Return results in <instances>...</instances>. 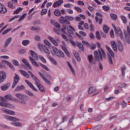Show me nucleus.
Wrapping results in <instances>:
<instances>
[{"label":"nucleus","instance_id":"nucleus-1","mask_svg":"<svg viewBox=\"0 0 130 130\" xmlns=\"http://www.w3.org/2000/svg\"><path fill=\"white\" fill-rule=\"evenodd\" d=\"M94 56L95 60H102V59H105L106 58V54L104 50L101 48L98 51L96 50L94 52Z\"/></svg>","mask_w":130,"mask_h":130},{"label":"nucleus","instance_id":"nucleus-2","mask_svg":"<svg viewBox=\"0 0 130 130\" xmlns=\"http://www.w3.org/2000/svg\"><path fill=\"white\" fill-rule=\"evenodd\" d=\"M4 117L5 119H6L7 120H9V121H13V122L11 123L12 125L18 127L22 126V123L17 122L20 121V119L15 117L9 116L8 115H4Z\"/></svg>","mask_w":130,"mask_h":130},{"label":"nucleus","instance_id":"nucleus-3","mask_svg":"<svg viewBox=\"0 0 130 130\" xmlns=\"http://www.w3.org/2000/svg\"><path fill=\"white\" fill-rule=\"evenodd\" d=\"M15 96L16 97V98L20 100V103H21V104L26 105V104L28 103V100L29 98H28V96L27 95L23 93H15Z\"/></svg>","mask_w":130,"mask_h":130},{"label":"nucleus","instance_id":"nucleus-4","mask_svg":"<svg viewBox=\"0 0 130 130\" xmlns=\"http://www.w3.org/2000/svg\"><path fill=\"white\" fill-rule=\"evenodd\" d=\"M105 47L106 48H107V50L108 51V57L109 58V63L112 64V63H113V57H114V54L113 53V51L111 50L110 47H109V46H108V45H106Z\"/></svg>","mask_w":130,"mask_h":130},{"label":"nucleus","instance_id":"nucleus-5","mask_svg":"<svg viewBox=\"0 0 130 130\" xmlns=\"http://www.w3.org/2000/svg\"><path fill=\"white\" fill-rule=\"evenodd\" d=\"M70 29L71 30H75V28H74L72 25H69V26H68V25L66 24H63L62 28H61V31L62 33H64V34L68 35V34L71 32V30H70Z\"/></svg>","mask_w":130,"mask_h":130},{"label":"nucleus","instance_id":"nucleus-6","mask_svg":"<svg viewBox=\"0 0 130 130\" xmlns=\"http://www.w3.org/2000/svg\"><path fill=\"white\" fill-rule=\"evenodd\" d=\"M0 100L2 102H0V106H2V107H6V108H11V107H12V104L8 103H5L7 101V100L4 98L0 97Z\"/></svg>","mask_w":130,"mask_h":130},{"label":"nucleus","instance_id":"nucleus-7","mask_svg":"<svg viewBox=\"0 0 130 130\" xmlns=\"http://www.w3.org/2000/svg\"><path fill=\"white\" fill-rule=\"evenodd\" d=\"M112 26L113 28H114L115 32L117 35V36H119V37H120L121 39L123 38V34H122V31H121V29H120V28H116L114 25L112 24Z\"/></svg>","mask_w":130,"mask_h":130},{"label":"nucleus","instance_id":"nucleus-8","mask_svg":"<svg viewBox=\"0 0 130 130\" xmlns=\"http://www.w3.org/2000/svg\"><path fill=\"white\" fill-rule=\"evenodd\" d=\"M124 34L126 39V42L128 44H130L129 38H130V28L129 26H127V31L124 30Z\"/></svg>","mask_w":130,"mask_h":130},{"label":"nucleus","instance_id":"nucleus-9","mask_svg":"<svg viewBox=\"0 0 130 130\" xmlns=\"http://www.w3.org/2000/svg\"><path fill=\"white\" fill-rule=\"evenodd\" d=\"M19 81H20V77L17 74H15V76H14L13 83L12 86V89H14V88L17 86L18 83H19Z\"/></svg>","mask_w":130,"mask_h":130},{"label":"nucleus","instance_id":"nucleus-10","mask_svg":"<svg viewBox=\"0 0 130 130\" xmlns=\"http://www.w3.org/2000/svg\"><path fill=\"white\" fill-rule=\"evenodd\" d=\"M1 110L2 111V112L6 113V114H9V115H15V112L11 110H8L5 108H1Z\"/></svg>","mask_w":130,"mask_h":130},{"label":"nucleus","instance_id":"nucleus-11","mask_svg":"<svg viewBox=\"0 0 130 130\" xmlns=\"http://www.w3.org/2000/svg\"><path fill=\"white\" fill-rule=\"evenodd\" d=\"M7 79V73L5 71H0V84L4 83V81Z\"/></svg>","mask_w":130,"mask_h":130},{"label":"nucleus","instance_id":"nucleus-12","mask_svg":"<svg viewBox=\"0 0 130 130\" xmlns=\"http://www.w3.org/2000/svg\"><path fill=\"white\" fill-rule=\"evenodd\" d=\"M28 73H29L30 76L32 78V80H34V81H35V84L36 85V86H38V85H39L40 84V81H39V80H38V79H37V77H36V76L34 75L33 73H32V72L31 71H29Z\"/></svg>","mask_w":130,"mask_h":130},{"label":"nucleus","instance_id":"nucleus-13","mask_svg":"<svg viewBox=\"0 0 130 130\" xmlns=\"http://www.w3.org/2000/svg\"><path fill=\"white\" fill-rule=\"evenodd\" d=\"M18 3V0H11V2L8 3V6L11 9H16V5L15 4Z\"/></svg>","mask_w":130,"mask_h":130},{"label":"nucleus","instance_id":"nucleus-14","mask_svg":"<svg viewBox=\"0 0 130 130\" xmlns=\"http://www.w3.org/2000/svg\"><path fill=\"white\" fill-rule=\"evenodd\" d=\"M47 38L53 45H54V46H58V43H57L56 40H55V39H54L52 37L48 36Z\"/></svg>","mask_w":130,"mask_h":130},{"label":"nucleus","instance_id":"nucleus-15","mask_svg":"<svg viewBox=\"0 0 130 130\" xmlns=\"http://www.w3.org/2000/svg\"><path fill=\"white\" fill-rule=\"evenodd\" d=\"M5 98L6 99H8V100H10L11 101H14V102H19V100L18 99L13 98L12 94H7L5 95Z\"/></svg>","mask_w":130,"mask_h":130},{"label":"nucleus","instance_id":"nucleus-16","mask_svg":"<svg viewBox=\"0 0 130 130\" xmlns=\"http://www.w3.org/2000/svg\"><path fill=\"white\" fill-rule=\"evenodd\" d=\"M12 41H13V38L12 37L8 38L5 42V44L4 46V48H7V47H8L9 45H10V44L11 43V42H12Z\"/></svg>","mask_w":130,"mask_h":130},{"label":"nucleus","instance_id":"nucleus-17","mask_svg":"<svg viewBox=\"0 0 130 130\" xmlns=\"http://www.w3.org/2000/svg\"><path fill=\"white\" fill-rule=\"evenodd\" d=\"M22 61L24 63V64H25L26 67H27V68L29 69V70H33L32 66H31V64L29 63V62L26 59H24V58L22 59Z\"/></svg>","mask_w":130,"mask_h":130},{"label":"nucleus","instance_id":"nucleus-18","mask_svg":"<svg viewBox=\"0 0 130 130\" xmlns=\"http://www.w3.org/2000/svg\"><path fill=\"white\" fill-rule=\"evenodd\" d=\"M7 12H8L7 8L0 3V14H6Z\"/></svg>","mask_w":130,"mask_h":130},{"label":"nucleus","instance_id":"nucleus-19","mask_svg":"<svg viewBox=\"0 0 130 130\" xmlns=\"http://www.w3.org/2000/svg\"><path fill=\"white\" fill-rule=\"evenodd\" d=\"M2 63H5V64H7L9 67H10L11 68V70H12V71H15V70H16V69H15V67H14V66H13V64H12V63L6 60H2Z\"/></svg>","mask_w":130,"mask_h":130},{"label":"nucleus","instance_id":"nucleus-20","mask_svg":"<svg viewBox=\"0 0 130 130\" xmlns=\"http://www.w3.org/2000/svg\"><path fill=\"white\" fill-rule=\"evenodd\" d=\"M25 83L27 84V85H28V86L29 87V88H30V89H31V90H33V91H35L36 92H37L38 90L36 89V88H35V87H34V86L33 85V84H32V83L30 82H29V81L28 80H25Z\"/></svg>","mask_w":130,"mask_h":130},{"label":"nucleus","instance_id":"nucleus-21","mask_svg":"<svg viewBox=\"0 0 130 130\" xmlns=\"http://www.w3.org/2000/svg\"><path fill=\"white\" fill-rule=\"evenodd\" d=\"M29 59L30 62L31 63V64H32V66H34L35 67H36L37 68H38L39 67V64H38V63H37V62L36 61H35V60L34 59H33V58L32 57L29 56Z\"/></svg>","mask_w":130,"mask_h":130},{"label":"nucleus","instance_id":"nucleus-22","mask_svg":"<svg viewBox=\"0 0 130 130\" xmlns=\"http://www.w3.org/2000/svg\"><path fill=\"white\" fill-rule=\"evenodd\" d=\"M110 44L114 51H117V46H116V42H115V41H111Z\"/></svg>","mask_w":130,"mask_h":130},{"label":"nucleus","instance_id":"nucleus-23","mask_svg":"<svg viewBox=\"0 0 130 130\" xmlns=\"http://www.w3.org/2000/svg\"><path fill=\"white\" fill-rule=\"evenodd\" d=\"M29 53H30V55L32 56L33 59H35V60H37L38 59V57L37 56V54L35 52H34L32 50H30Z\"/></svg>","mask_w":130,"mask_h":130},{"label":"nucleus","instance_id":"nucleus-24","mask_svg":"<svg viewBox=\"0 0 130 130\" xmlns=\"http://www.w3.org/2000/svg\"><path fill=\"white\" fill-rule=\"evenodd\" d=\"M63 1L62 0H59L57 2H56L53 5V8H58L59 6H61L62 4H63Z\"/></svg>","mask_w":130,"mask_h":130},{"label":"nucleus","instance_id":"nucleus-25","mask_svg":"<svg viewBox=\"0 0 130 130\" xmlns=\"http://www.w3.org/2000/svg\"><path fill=\"white\" fill-rule=\"evenodd\" d=\"M87 58L89 63H90L91 64H95V61H94V60H93V55H88Z\"/></svg>","mask_w":130,"mask_h":130},{"label":"nucleus","instance_id":"nucleus-26","mask_svg":"<svg viewBox=\"0 0 130 130\" xmlns=\"http://www.w3.org/2000/svg\"><path fill=\"white\" fill-rule=\"evenodd\" d=\"M11 84L10 83H7L4 85L1 86V89L2 91H7L10 88Z\"/></svg>","mask_w":130,"mask_h":130},{"label":"nucleus","instance_id":"nucleus-27","mask_svg":"<svg viewBox=\"0 0 130 130\" xmlns=\"http://www.w3.org/2000/svg\"><path fill=\"white\" fill-rule=\"evenodd\" d=\"M20 72L21 74L24 77V78H26V79H29L30 78V76H29V74L26 72V71L23 70H20Z\"/></svg>","mask_w":130,"mask_h":130},{"label":"nucleus","instance_id":"nucleus-28","mask_svg":"<svg viewBox=\"0 0 130 130\" xmlns=\"http://www.w3.org/2000/svg\"><path fill=\"white\" fill-rule=\"evenodd\" d=\"M73 54H74L75 57L76 58L77 61H79V62H80V61H81V58H80V56H79V53H78V52L74 51L73 52Z\"/></svg>","mask_w":130,"mask_h":130},{"label":"nucleus","instance_id":"nucleus-29","mask_svg":"<svg viewBox=\"0 0 130 130\" xmlns=\"http://www.w3.org/2000/svg\"><path fill=\"white\" fill-rule=\"evenodd\" d=\"M38 46L39 49H40V51H43V49L45 48L46 46L43 45V44L38 43Z\"/></svg>","mask_w":130,"mask_h":130},{"label":"nucleus","instance_id":"nucleus-30","mask_svg":"<svg viewBox=\"0 0 130 130\" xmlns=\"http://www.w3.org/2000/svg\"><path fill=\"white\" fill-rule=\"evenodd\" d=\"M56 55L57 57H59V58H60V57H64V54L61 50H59L58 52L56 54Z\"/></svg>","mask_w":130,"mask_h":130},{"label":"nucleus","instance_id":"nucleus-31","mask_svg":"<svg viewBox=\"0 0 130 130\" xmlns=\"http://www.w3.org/2000/svg\"><path fill=\"white\" fill-rule=\"evenodd\" d=\"M62 50H63L64 52H65L66 54H67V56H70V52L68 51L67 48L62 45L60 46Z\"/></svg>","mask_w":130,"mask_h":130},{"label":"nucleus","instance_id":"nucleus-32","mask_svg":"<svg viewBox=\"0 0 130 130\" xmlns=\"http://www.w3.org/2000/svg\"><path fill=\"white\" fill-rule=\"evenodd\" d=\"M41 78H42V79H43V80H44V81L47 83V84H50L49 81H48V80H47L45 77H44V75H43V74H42L41 73H39Z\"/></svg>","mask_w":130,"mask_h":130},{"label":"nucleus","instance_id":"nucleus-33","mask_svg":"<svg viewBox=\"0 0 130 130\" xmlns=\"http://www.w3.org/2000/svg\"><path fill=\"white\" fill-rule=\"evenodd\" d=\"M77 46L78 47L81 49V50H84V46L83 44H82V43L79 42H76Z\"/></svg>","mask_w":130,"mask_h":130},{"label":"nucleus","instance_id":"nucleus-34","mask_svg":"<svg viewBox=\"0 0 130 130\" xmlns=\"http://www.w3.org/2000/svg\"><path fill=\"white\" fill-rule=\"evenodd\" d=\"M68 66L69 67V68L70 69V70L71 71L72 74H73V75H76V72H75V70L74 69V68H73V67L72 66V65H71V63L69 62H67Z\"/></svg>","mask_w":130,"mask_h":130},{"label":"nucleus","instance_id":"nucleus-35","mask_svg":"<svg viewBox=\"0 0 130 130\" xmlns=\"http://www.w3.org/2000/svg\"><path fill=\"white\" fill-rule=\"evenodd\" d=\"M96 92V88L93 86H91L89 89V93L92 94L93 93H95Z\"/></svg>","mask_w":130,"mask_h":130},{"label":"nucleus","instance_id":"nucleus-36","mask_svg":"<svg viewBox=\"0 0 130 130\" xmlns=\"http://www.w3.org/2000/svg\"><path fill=\"white\" fill-rule=\"evenodd\" d=\"M30 29L31 30V31H40V30H41V28H40V27H34V26H31L30 27Z\"/></svg>","mask_w":130,"mask_h":130},{"label":"nucleus","instance_id":"nucleus-37","mask_svg":"<svg viewBox=\"0 0 130 130\" xmlns=\"http://www.w3.org/2000/svg\"><path fill=\"white\" fill-rule=\"evenodd\" d=\"M52 50L53 51L54 53L56 55V54L58 53L60 50L57 49V48H56V47L52 46Z\"/></svg>","mask_w":130,"mask_h":130},{"label":"nucleus","instance_id":"nucleus-38","mask_svg":"<svg viewBox=\"0 0 130 130\" xmlns=\"http://www.w3.org/2000/svg\"><path fill=\"white\" fill-rule=\"evenodd\" d=\"M24 89V86L21 85V86H17L16 88L15 89V91L16 92H18V91H21V90H23Z\"/></svg>","mask_w":130,"mask_h":130},{"label":"nucleus","instance_id":"nucleus-39","mask_svg":"<svg viewBox=\"0 0 130 130\" xmlns=\"http://www.w3.org/2000/svg\"><path fill=\"white\" fill-rule=\"evenodd\" d=\"M44 43L45 44V45H47V46H48V47H51V43L47 40H44Z\"/></svg>","mask_w":130,"mask_h":130},{"label":"nucleus","instance_id":"nucleus-40","mask_svg":"<svg viewBox=\"0 0 130 130\" xmlns=\"http://www.w3.org/2000/svg\"><path fill=\"white\" fill-rule=\"evenodd\" d=\"M37 87H38V89L40 90L41 92H43L44 93L45 92V90L44 89V87L41 85V84H39Z\"/></svg>","mask_w":130,"mask_h":130},{"label":"nucleus","instance_id":"nucleus-41","mask_svg":"<svg viewBox=\"0 0 130 130\" xmlns=\"http://www.w3.org/2000/svg\"><path fill=\"white\" fill-rule=\"evenodd\" d=\"M43 51H44L45 53H46V54H50V51H49V49L46 46L45 47V48L43 50Z\"/></svg>","mask_w":130,"mask_h":130},{"label":"nucleus","instance_id":"nucleus-42","mask_svg":"<svg viewBox=\"0 0 130 130\" xmlns=\"http://www.w3.org/2000/svg\"><path fill=\"white\" fill-rule=\"evenodd\" d=\"M26 16H27L26 13L23 14L20 17L19 19L18 20V22H21L22 20H24L25 18H26Z\"/></svg>","mask_w":130,"mask_h":130},{"label":"nucleus","instance_id":"nucleus-43","mask_svg":"<svg viewBox=\"0 0 130 130\" xmlns=\"http://www.w3.org/2000/svg\"><path fill=\"white\" fill-rule=\"evenodd\" d=\"M30 43V41L28 40H25L22 41V44L24 45V46H27Z\"/></svg>","mask_w":130,"mask_h":130},{"label":"nucleus","instance_id":"nucleus-44","mask_svg":"<svg viewBox=\"0 0 130 130\" xmlns=\"http://www.w3.org/2000/svg\"><path fill=\"white\" fill-rule=\"evenodd\" d=\"M103 31L106 34L108 33V31H109V28L108 27V26H107L106 25H104V26H103Z\"/></svg>","mask_w":130,"mask_h":130},{"label":"nucleus","instance_id":"nucleus-45","mask_svg":"<svg viewBox=\"0 0 130 130\" xmlns=\"http://www.w3.org/2000/svg\"><path fill=\"white\" fill-rule=\"evenodd\" d=\"M67 21L66 17H61L59 22L60 24H63Z\"/></svg>","mask_w":130,"mask_h":130},{"label":"nucleus","instance_id":"nucleus-46","mask_svg":"<svg viewBox=\"0 0 130 130\" xmlns=\"http://www.w3.org/2000/svg\"><path fill=\"white\" fill-rule=\"evenodd\" d=\"M25 93L27 95L30 96V97H33V96H34V94H33V92H31L29 90H26Z\"/></svg>","mask_w":130,"mask_h":130},{"label":"nucleus","instance_id":"nucleus-47","mask_svg":"<svg viewBox=\"0 0 130 130\" xmlns=\"http://www.w3.org/2000/svg\"><path fill=\"white\" fill-rule=\"evenodd\" d=\"M118 49L121 52L123 51V46L122 45V44H119V45H118Z\"/></svg>","mask_w":130,"mask_h":130},{"label":"nucleus","instance_id":"nucleus-48","mask_svg":"<svg viewBox=\"0 0 130 130\" xmlns=\"http://www.w3.org/2000/svg\"><path fill=\"white\" fill-rule=\"evenodd\" d=\"M47 9H43L41 12V16H43V15H46V14H47Z\"/></svg>","mask_w":130,"mask_h":130},{"label":"nucleus","instance_id":"nucleus-49","mask_svg":"<svg viewBox=\"0 0 130 130\" xmlns=\"http://www.w3.org/2000/svg\"><path fill=\"white\" fill-rule=\"evenodd\" d=\"M23 8L19 7L17 10L14 11V14H19V13L22 12Z\"/></svg>","mask_w":130,"mask_h":130},{"label":"nucleus","instance_id":"nucleus-50","mask_svg":"<svg viewBox=\"0 0 130 130\" xmlns=\"http://www.w3.org/2000/svg\"><path fill=\"white\" fill-rule=\"evenodd\" d=\"M95 20L96 23H98V22H99L100 25H101L102 24V18H100L99 20L98 17H95Z\"/></svg>","mask_w":130,"mask_h":130},{"label":"nucleus","instance_id":"nucleus-51","mask_svg":"<svg viewBox=\"0 0 130 130\" xmlns=\"http://www.w3.org/2000/svg\"><path fill=\"white\" fill-rule=\"evenodd\" d=\"M49 60H50V61H51V62H52V63H53V64H54L55 66H57V62H56L55 61V59H53V58L50 57Z\"/></svg>","mask_w":130,"mask_h":130},{"label":"nucleus","instance_id":"nucleus-52","mask_svg":"<svg viewBox=\"0 0 130 130\" xmlns=\"http://www.w3.org/2000/svg\"><path fill=\"white\" fill-rule=\"evenodd\" d=\"M12 62L14 66H16V67H20V64L18 61L16 60H13Z\"/></svg>","mask_w":130,"mask_h":130},{"label":"nucleus","instance_id":"nucleus-53","mask_svg":"<svg viewBox=\"0 0 130 130\" xmlns=\"http://www.w3.org/2000/svg\"><path fill=\"white\" fill-rule=\"evenodd\" d=\"M65 19H66V20L68 21H73L74 20V18L73 17L69 16H65Z\"/></svg>","mask_w":130,"mask_h":130},{"label":"nucleus","instance_id":"nucleus-54","mask_svg":"<svg viewBox=\"0 0 130 130\" xmlns=\"http://www.w3.org/2000/svg\"><path fill=\"white\" fill-rule=\"evenodd\" d=\"M35 39L36 41L40 42L41 41V37L40 36H36L35 37Z\"/></svg>","mask_w":130,"mask_h":130},{"label":"nucleus","instance_id":"nucleus-55","mask_svg":"<svg viewBox=\"0 0 130 130\" xmlns=\"http://www.w3.org/2000/svg\"><path fill=\"white\" fill-rule=\"evenodd\" d=\"M54 15H56L57 17H59V16H60V12H59V10H55L54 11Z\"/></svg>","mask_w":130,"mask_h":130},{"label":"nucleus","instance_id":"nucleus-56","mask_svg":"<svg viewBox=\"0 0 130 130\" xmlns=\"http://www.w3.org/2000/svg\"><path fill=\"white\" fill-rule=\"evenodd\" d=\"M111 16V18H112L113 19V20H116V19H117V15H115L114 14H110Z\"/></svg>","mask_w":130,"mask_h":130},{"label":"nucleus","instance_id":"nucleus-57","mask_svg":"<svg viewBox=\"0 0 130 130\" xmlns=\"http://www.w3.org/2000/svg\"><path fill=\"white\" fill-rule=\"evenodd\" d=\"M11 30H12V28H9L8 29H6L3 31V32L2 33V35H6V34L9 33V32H10V31H11Z\"/></svg>","mask_w":130,"mask_h":130},{"label":"nucleus","instance_id":"nucleus-58","mask_svg":"<svg viewBox=\"0 0 130 130\" xmlns=\"http://www.w3.org/2000/svg\"><path fill=\"white\" fill-rule=\"evenodd\" d=\"M74 9H75V10H76V11H77L78 13H82V12H83V10H82V9H81L79 7H75Z\"/></svg>","mask_w":130,"mask_h":130},{"label":"nucleus","instance_id":"nucleus-59","mask_svg":"<svg viewBox=\"0 0 130 130\" xmlns=\"http://www.w3.org/2000/svg\"><path fill=\"white\" fill-rule=\"evenodd\" d=\"M86 13L87 14V16H88V17H91V18H94V15L91 14V13L89 12V11L86 10Z\"/></svg>","mask_w":130,"mask_h":130},{"label":"nucleus","instance_id":"nucleus-60","mask_svg":"<svg viewBox=\"0 0 130 130\" xmlns=\"http://www.w3.org/2000/svg\"><path fill=\"white\" fill-rule=\"evenodd\" d=\"M95 35L96 38H97V39H98V40H100V39H101V37H100V33L99 32V31H96Z\"/></svg>","mask_w":130,"mask_h":130},{"label":"nucleus","instance_id":"nucleus-61","mask_svg":"<svg viewBox=\"0 0 130 130\" xmlns=\"http://www.w3.org/2000/svg\"><path fill=\"white\" fill-rule=\"evenodd\" d=\"M53 26H54V27H56V28H57L58 29H60V25L59 24V23L57 22L54 23Z\"/></svg>","mask_w":130,"mask_h":130},{"label":"nucleus","instance_id":"nucleus-62","mask_svg":"<svg viewBox=\"0 0 130 130\" xmlns=\"http://www.w3.org/2000/svg\"><path fill=\"white\" fill-rule=\"evenodd\" d=\"M121 19L124 24H126V18H125V17H124V16H121Z\"/></svg>","mask_w":130,"mask_h":130},{"label":"nucleus","instance_id":"nucleus-63","mask_svg":"<svg viewBox=\"0 0 130 130\" xmlns=\"http://www.w3.org/2000/svg\"><path fill=\"white\" fill-rule=\"evenodd\" d=\"M61 37L62 38H63V39H64V40H66V41H69V39H68V37H67V36H66V35L62 34H61Z\"/></svg>","mask_w":130,"mask_h":130},{"label":"nucleus","instance_id":"nucleus-64","mask_svg":"<svg viewBox=\"0 0 130 130\" xmlns=\"http://www.w3.org/2000/svg\"><path fill=\"white\" fill-rule=\"evenodd\" d=\"M39 58L40 60H41V61L44 62V63H46V60H45L43 57H42V56H40Z\"/></svg>","mask_w":130,"mask_h":130}]
</instances>
